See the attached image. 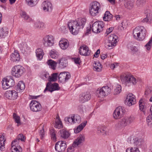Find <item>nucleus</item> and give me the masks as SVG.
Returning a JSON list of instances; mask_svg holds the SVG:
<instances>
[{"label": "nucleus", "instance_id": "nucleus-1", "mask_svg": "<svg viewBox=\"0 0 152 152\" xmlns=\"http://www.w3.org/2000/svg\"><path fill=\"white\" fill-rule=\"evenodd\" d=\"M86 21L85 18H79L77 20L69 22L67 25L71 33L74 35L77 34L79 30L83 28Z\"/></svg>", "mask_w": 152, "mask_h": 152}, {"label": "nucleus", "instance_id": "nucleus-2", "mask_svg": "<svg viewBox=\"0 0 152 152\" xmlns=\"http://www.w3.org/2000/svg\"><path fill=\"white\" fill-rule=\"evenodd\" d=\"M146 32L143 26H137L133 30V35L135 39L139 41H142L145 37Z\"/></svg>", "mask_w": 152, "mask_h": 152}, {"label": "nucleus", "instance_id": "nucleus-3", "mask_svg": "<svg viewBox=\"0 0 152 152\" xmlns=\"http://www.w3.org/2000/svg\"><path fill=\"white\" fill-rule=\"evenodd\" d=\"M121 79L122 82L128 86L135 85L137 80L132 75H121Z\"/></svg>", "mask_w": 152, "mask_h": 152}, {"label": "nucleus", "instance_id": "nucleus-4", "mask_svg": "<svg viewBox=\"0 0 152 152\" xmlns=\"http://www.w3.org/2000/svg\"><path fill=\"white\" fill-rule=\"evenodd\" d=\"M101 7V5L99 3L96 1L93 2L91 3L89 9L90 14L93 16L97 15L100 11Z\"/></svg>", "mask_w": 152, "mask_h": 152}, {"label": "nucleus", "instance_id": "nucleus-5", "mask_svg": "<svg viewBox=\"0 0 152 152\" xmlns=\"http://www.w3.org/2000/svg\"><path fill=\"white\" fill-rule=\"evenodd\" d=\"M25 69L20 65L14 66L12 69V75L17 77H19L22 75L25 72Z\"/></svg>", "mask_w": 152, "mask_h": 152}, {"label": "nucleus", "instance_id": "nucleus-6", "mask_svg": "<svg viewBox=\"0 0 152 152\" xmlns=\"http://www.w3.org/2000/svg\"><path fill=\"white\" fill-rule=\"evenodd\" d=\"M134 119V118L132 116L125 117L121 119L118 123L119 127H125L132 123Z\"/></svg>", "mask_w": 152, "mask_h": 152}, {"label": "nucleus", "instance_id": "nucleus-7", "mask_svg": "<svg viewBox=\"0 0 152 152\" xmlns=\"http://www.w3.org/2000/svg\"><path fill=\"white\" fill-rule=\"evenodd\" d=\"M2 80L3 82L2 83V88L4 90L7 89L15 85L14 80L12 77H8L7 78H4Z\"/></svg>", "mask_w": 152, "mask_h": 152}, {"label": "nucleus", "instance_id": "nucleus-8", "mask_svg": "<svg viewBox=\"0 0 152 152\" xmlns=\"http://www.w3.org/2000/svg\"><path fill=\"white\" fill-rule=\"evenodd\" d=\"M54 38L53 36L51 35H47L45 36L42 42L44 46L46 47H51L54 44Z\"/></svg>", "mask_w": 152, "mask_h": 152}, {"label": "nucleus", "instance_id": "nucleus-9", "mask_svg": "<svg viewBox=\"0 0 152 152\" xmlns=\"http://www.w3.org/2000/svg\"><path fill=\"white\" fill-rule=\"evenodd\" d=\"M104 27V23L102 21L96 22L92 25V30L93 32L98 33L100 32L103 30Z\"/></svg>", "mask_w": 152, "mask_h": 152}, {"label": "nucleus", "instance_id": "nucleus-10", "mask_svg": "<svg viewBox=\"0 0 152 152\" xmlns=\"http://www.w3.org/2000/svg\"><path fill=\"white\" fill-rule=\"evenodd\" d=\"M60 88L58 83H54L53 84H51L50 82H48L44 92H45L46 91H48L52 92L58 90H60Z\"/></svg>", "mask_w": 152, "mask_h": 152}, {"label": "nucleus", "instance_id": "nucleus-11", "mask_svg": "<svg viewBox=\"0 0 152 152\" xmlns=\"http://www.w3.org/2000/svg\"><path fill=\"white\" fill-rule=\"evenodd\" d=\"M66 147V142L65 141H59L56 143L55 149L58 152H64Z\"/></svg>", "mask_w": 152, "mask_h": 152}, {"label": "nucleus", "instance_id": "nucleus-12", "mask_svg": "<svg viewBox=\"0 0 152 152\" xmlns=\"http://www.w3.org/2000/svg\"><path fill=\"white\" fill-rule=\"evenodd\" d=\"M125 111L124 107H118L114 111L113 115L114 118L118 119L122 117L125 113Z\"/></svg>", "mask_w": 152, "mask_h": 152}, {"label": "nucleus", "instance_id": "nucleus-13", "mask_svg": "<svg viewBox=\"0 0 152 152\" xmlns=\"http://www.w3.org/2000/svg\"><path fill=\"white\" fill-rule=\"evenodd\" d=\"M20 140L18 138L14 140L11 143V149L12 152H22V149L18 145Z\"/></svg>", "mask_w": 152, "mask_h": 152}, {"label": "nucleus", "instance_id": "nucleus-14", "mask_svg": "<svg viewBox=\"0 0 152 152\" xmlns=\"http://www.w3.org/2000/svg\"><path fill=\"white\" fill-rule=\"evenodd\" d=\"M4 96L8 99L14 100L17 98L18 93L14 90L7 91L4 94Z\"/></svg>", "mask_w": 152, "mask_h": 152}, {"label": "nucleus", "instance_id": "nucleus-15", "mask_svg": "<svg viewBox=\"0 0 152 152\" xmlns=\"http://www.w3.org/2000/svg\"><path fill=\"white\" fill-rule=\"evenodd\" d=\"M70 77V74L66 72H61L58 76L59 81L63 83L67 81Z\"/></svg>", "mask_w": 152, "mask_h": 152}, {"label": "nucleus", "instance_id": "nucleus-16", "mask_svg": "<svg viewBox=\"0 0 152 152\" xmlns=\"http://www.w3.org/2000/svg\"><path fill=\"white\" fill-rule=\"evenodd\" d=\"M91 97V94L89 92L83 93L80 95L79 100L81 103H84L90 100Z\"/></svg>", "mask_w": 152, "mask_h": 152}, {"label": "nucleus", "instance_id": "nucleus-17", "mask_svg": "<svg viewBox=\"0 0 152 152\" xmlns=\"http://www.w3.org/2000/svg\"><path fill=\"white\" fill-rule=\"evenodd\" d=\"M80 54L82 56H88L90 55L91 51L89 50L88 47L85 45L81 46L80 48Z\"/></svg>", "mask_w": 152, "mask_h": 152}, {"label": "nucleus", "instance_id": "nucleus-18", "mask_svg": "<svg viewBox=\"0 0 152 152\" xmlns=\"http://www.w3.org/2000/svg\"><path fill=\"white\" fill-rule=\"evenodd\" d=\"M42 7L45 12H50L53 9V6L52 4L48 1H45L42 4Z\"/></svg>", "mask_w": 152, "mask_h": 152}, {"label": "nucleus", "instance_id": "nucleus-19", "mask_svg": "<svg viewBox=\"0 0 152 152\" xmlns=\"http://www.w3.org/2000/svg\"><path fill=\"white\" fill-rule=\"evenodd\" d=\"M110 92V88L107 86H104L99 91L100 97H104L107 95Z\"/></svg>", "mask_w": 152, "mask_h": 152}, {"label": "nucleus", "instance_id": "nucleus-20", "mask_svg": "<svg viewBox=\"0 0 152 152\" xmlns=\"http://www.w3.org/2000/svg\"><path fill=\"white\" fill-rule=\"evenodd\" d=\"M126 100L127 101V105L129 106L134 104L136 100L135 96L132 93L129 94L127 96Z\"/></svg>", "mask_w": 152, "mask_h": 152}, {"label": "nucleus", "instance_id": "nucleus-21", "mask_svg": "<svg viewBox=\"0 0 152 152\" xmlns=\"http://www.w3.org/2000/svg\"><path fill=\"white\" fill-rule=\"evenodd\" d=\"M85 136L83 134H80L73 143V146H77L84 142L85 140Z\"/></svg>", "mask_w": 152, "mask_h": 152}, {"label": "nucleus", "instance_id": "nucleus-22", "mask_svg": "<svg viewBox=\"0 0 152 152\" xmlns=\"http://www.w3.org/2000/svg\"><path fill=\"white\" fill-rule=\"evenodd\" d=\"M106 129L107 127L105 126H98L97 128V132L99 134L102 133L103 134L107 135L108 134V132Z\"/></svg>", "mask_w": 152, "mask_h": 152}, {"label": "nucleus", "instance_id": "nucleus-23", "mask_svg": "<svg viewBox=\"0 0 152 152\" xmlns=\"http://www.w3.org/2000/svg\"><path fill=\"white\" fill-rule=\"evenodd\" d=\"M146 17L142 20V23H151L152 20V17L149 10H147L145 12Z\"/></svg>", "mask_w": 152, "mask_h": 152}, {"label": "nucleus", "instance_id": "nucleus-24", "mask_svg": "<svg viewBox=\"0 0 152 152\" xmlns=\"http://www.w3.org/2000/svg\"><path fill=\"white\" fill-rule=\"evenodd\" d=\"M11 60L13 61H18L20 59V57L18 51H15L14 53L11 55Z\"/></svg>", "mask_w": 152, "mask_h": 152}, {"label": "nucleus", "instance_id": "nucleus-25", "mask_svg": "<svg viewBox=\"0 0 152 152\" xmlns=\"http://www.w3.org/2000/svg\"><path fill=\"white\" fill-rule=\"evenodd\" d=\"M30 109L34 112L38 111V102L36 100H32L30 104Z\"/></svg>", "mask_w": 152, "mask_h": 152}, {"label": "nucleus", "instance_id": "nucleus-26", "mask_svg": "<svg viewBox=\"0 0 152 152\" xmlns=\"http://www.w3.org/2000/svg\"><path fill=\"white\" fill-rule=\"evenodd\" d=\"M3 133H0V150L2 151L5 148L4 142L6 140L4 137Z\"/></svg>", "mask_w": 152, "mask_h": 152}, {"label": "nucleus", "instance_id": "nucleus-27", "mask_svg": "<svg viewBox=\"0 0 152 152\" xmlns=\"http://www.w3.org/2000/svg\"><path fill=\"white\" fill-rule=\"evenodd\" d=\"M87 123L86 121H85L81 123L77 126L76 129H74V132L75 133H77L80 132L86 126Z\"/></svg>", "mask_w": 152, "mask_h": 152}, {"label": "nucleus", "instance_id": "nucleus-28", "mask_svg": "<svg viewBox=\"0 0 152 152\" xmlns=\"http://www.w3.org/2000/svg\"><path fill=\"white\" fill-rule=\"evenodd\" d=\"M59 45L60 47L63 50L66 49L69 46V43L67 40H65L60 41Z\"/></svg>", "mask_w": 152, "mask_h": 152}, {"label": "nucleus", "instance_id": "nucleus-29", "mask_svg": "<svg viewBox=\"0 0 152 152\" xmlns=\"http://www.w3.org/2000/svg\"><path fill=\"white\" fill-rule=\"evenodd\" d=\"M102 69V66L99 62H94L93 65V69L97 72H100Z\"/></svg>", "mask_w": 152, "mask_h": 152}, {"label": "nucleus", "instance_id": "nucleus-30", "mask_svg": "<svg viewBox=\"0 0 152 152\" xmlns=\"http://www.w3.org/2000/svg\"><path fill=\"white\" fill-rule=\"evenodd\" d=\"M113 15L108 11H107L104 14L103 19L105 21H110L111 20Z\"/></svg>", "mask_w": 152, "mask_h": 152}, {"label": "nucleus", "instance_id": "nucleus-31", "mask_svg": "<svg viewBox=\"0 0 152 152\" xmlns=\"http://www.w3.org/2000/svg\"><path fill=\"white\" fill-rule=\"evenodd\" d=\"M60 132L61 137L64 139L68 138L69 136V132L67 131L64 129L60 130Z\"/></svg>", "mask_w": 152, "mask_h": 152}, {"label": "nucleus", "instance_id": "nucleus-32", "mask_svg": "<svg viewBox=\"0 0 152 152\" xmlns=\"http://www.w3.org/2000/svg\"><path fill=\"white\" fill-rule=\"evenodd\" d=\"M54 127L55 128L59 129L62 128L63 125L62 122L59 119V117L58 116L57 117H56V120L55 122V124Z\"/></svg>", "mask_w": 152, "mask_h": 152}, {"label": "nucleus", "instance_id": "nucleus-33", "mask_svg": "<svg viewBox=\"0 0 152 152\" xmlns=\"http://www.w3.org/2000/svg\"><path fill=\"white\" fill-rule=\"evenodd\" d=\"M47 64L49 67L53 70L56 69V67L57 65V62L52 59L48 60L47 62Z\"/></svg>", "mask_w": 152, "mask_h": 152}, {"label": "nucleus", "instance_id": "nucleus-34", "mask_svg": "<svg viewBox=\"0 0 152 152\" xmlns=\"http://www.w3.org/2000/svg\"><path fill=\"white\" fill-rule=\"evenodd\" d=\"M17 87V91L19 92H22L25 88V84L22 81H20L18 82Z\"/></svg>", "mask_w": 152, "mask_h": 152}, {"label": "nucleus", "instance_id": "nucleus-35", "mask_svg": "<svg viewBox=\"0 0 152 152\" xmlns=\"http://www.w3.org/2000/svg\"><path fill=\"white\" fill-rule=\"evenodd\" d=\"M20 16L27 22H29L32 20L31 19L28 15L24 11H22L20 13Z\"/></svg>", "mask_w": 152, "mask_h": 152}, {"label": "nucleus", "instance_id": "nucleus-36", "mask_svg": "<svg viewBox=\"0 0 152 152\" xmlns=\"http://www.w3.org/2000/svg\"><path fill=\"white\" fill-rule=\"evenodd\" d=\"M150 111L151 113V115H149L146 118L147 123L148 126H152V105L151 107Z\"/></svg>", "mask_w": 152, "mask_h": 152}, {"label": "nucleus", "instance_id": "nucleus-37", "mask_svg": "<svg viewBox=\"0 0 152 152\" xmlns=\"http://www.w3.org/2000/svg\"><path fill=\"white\" fill-rule=\"evenodd\" d=\"M124 6L128 9H132L134 7V2L131 0L128 1L125 4Z\"/></svg>", "mask_w": 152, "mask_h": 152}, {"label": "nucleus", "instance_id": "nucleus-38", "mask_svg": "<svg viewBox=\"0 0 152 152\" xmlns=\"http://www.w3.org/2000/svg\"><path fill=\"white\" fill-rule=\"evenodd\" d=\"M49 55L51 58L56 59L58 57V53L55 50L53 49L50 51Z\"/></svg>", "mask_w": 152, "mask_h": 152}, {"label": "nucleus", "instance_id": "nucleus-39", "mask_svg": "<svg viewBox=\"0 0 152 152\" xmlns=\"http://www.w3.org/2000/svg\"><path fill=\"white\" fill-rule=\"evenodd\" d=\"M58 73H54L52 74L51 77H49L48 80L50 82L56 81L57 79Z\"/></svg>", "mask_w": 152, "mask_h": 152}, {"label": "nucleus", "instance_id": "nucleus-40", "mask_svg": "<svg viewBox=\"0 0 152 152\" xmlns=\"http://www.w3.org/2000/svg\"><path fill=\"white\" fill-rule=\"evenodd\" d=\"M20 48L22 52L23 53H27L30 49V48L25 43L23 44V47H21Z\"/></svg>", "mask_w": 152, "mask_h": 152}, {"label": "nucleus", "instance_id": "nucleus-41", "mask_svg": "<svg viewBox=\"0 0 152 152\" xmlns=\"http://www.w3.org/2000/svg\"><path fill=\"white\" fill-rule=\"evenodd\" d=\"M8 33V31L6 29H4L3 28L0 29V37H4L6 36Z\"/></svg>", "mask_w": 152, "mask_h": 152}, {"label": "nucleus", "instance_id": "nucleus-42", "mask_svg": "<svg viewBox=\"0 0 152 152\" xmlns=\"http://www.w3.org/2000/svg\"><path fill=\"white\" fill-rule=\"evenodd\" d=\"M59 64L63 67H66L67 65L66 60L64 58H62L59 60Z\"/></svg>", "mask_w": 152, "mask_h": 152}, {"label": "nucleus", "instance_id": "nucleus-43", "mask_svg": "<svg viewBox=\"0 0 152 152\" xmlns=\"http://www.w3.org/2000/svg\"><path fill=\"white\" fill-rule=\"evenodd\" d=\"M37 0H26V1L28 5L32 7L37 4Z\"/></svg>", "mask_w": 152, "mask_h": 152}, {"label": "nucleus", "instance_id": "nucleus-44", "mask_svg": "<svg viewBox=\"0 0 152 152\" xmlns=\"http://www.w3.org/2000/svg\"><path fill=\"white\" fill-rule=\"evenodd\" d=\"M139 104L140 110L142 111L145 113L144 103H143L142 99H141L140 100Z\"/></svg>", "mask_w": 152, "mask_h": 152}, {"label": "nucleus", "instance_id": "nucleus-45", "mask_svg": "<svg viewBox=\"0 0 152 152\" xmlns=\"http://www.w3.org/2000/svg\"><path fill=\"white\" fill-rule=\"evenodd\" d=\"M121 91V86L120 85H117L114 91V94L117 95L119 94Z\"/></svg>", "mask_w": 152, "mask_h": 152}, {"label": "nucleus", "instance_id": "nucleus-46", "mask_svg": "<svg viewBox=\"0 0 152 152\" xmlns=\"http://www.w3.org/2000/svg\"><path fill=\"white\" fill-rule=\"evenodd\" d=\"M73 118L74 121H75V123H80L81 121V118L80 115H74Z\"/></svg>", "mask_w": 152, "mask_h": 152}, {"label": "nucleus", "instance_id": "nucleus-47", "mask_svg": "<svg viewBox=\"0 0 152 152\" xmlns=\"http://www.w3.org/2000/svg\"><path fill=\"white\" fill-rule=\"evenodd\" d=\"M126 152H140L138 149L137 148H127Z\"/></svg>", "mask_w": 152, "mask_h": 152}, {"label": "nucleus", "instance_id": "nucleus-48", "mask_svg": "<svg viewBox=\"0 0 152 152\" xmlns=\"http://www.w3.org/2000/svg\"><path fill=\"white\" fill-rule=\"evenodd\" d=\"M145 94L146 96H148L150 94H152V87H149L147 88Z\"/></svg>", "mask_w": 152, "mask_h": 152}, {"label": "nucleus", "instance_id": "nucleus-49", "mask_svg": "<svg viewBox=\"0 0 152 152\" xmlns=\"http://www.w3.org/2000/svg\"><path fill=\"white\" fill-rule=\"evenodd\" d=\"M146 2V0H137L136 1V4L137 6L141 7L145 4Z\"/></svg>", "mask_w": 152, "mask_h": 152}, {"label": "nucleus", "instance_id": "nucleus-50", "mask_svg": "<svg viewBox=\"0 0 152 152\" xmlns=\"http://www.w3.org/2000/svg\"><path fill=\"white\" fill-rule=\"evenodd\" d=\"M134 143L137 146H139L142 144V140L140 139H135Z\"/></svg>", "mask_w": 152, "mask_h": 152}, {"label": "nucleus", "instance_id": "nucleus-51", "mask_svg": "<svg viewBox=\"0 0 152 152\" xmlns=\"http://www.w3.org/2000/svg\"><path fill=\"white\" fill-rule=\"evenodd\" d=\"M44 53L43 50L41 48H39V59L41 60L43 58Z\"/></svg>", "mask_w": 152, "mask_h": 152}, {"label": "nucleus", "instance_id": "nucleus-52", "mask_svg": "<svg viewBox=\"0 0 152 152\" xmlns=\"http://www.w3.org/2000/svg\"><path fill=\"white\" fill-rule=\"evenodd\" d=\"M128 47L133 52H137V51L138 50L137 48L135 46H133V45H131L130 44L128 45Z\"/></svg>", "mask_w": 152, "mask_h": 152}, {"label": "nucleus", "instance_id": "nucleus-53", "mask_svg": "<svg viewBox=\"0 0 152 152\" xmlns=\"http://www.w3.org/2000/svg\"><path fill=\"white\" fill-rule=\"evenodd\" d=\"M152 39L151 38L149 41L145 45V47H146V48L148 50H150L152 45Z\"/></svg>", "mask_w": 152, "mask_h": 152}, {"label": "nucleus", "instance_id": "nucleus-54", "mask_svg": "<svg viewBox=\"0 0 152 152\" xmlns=\"http://www.w3.org/2000/svg\"><path fill=\"white\" fill-rule=\"evenodd\" d=\"M14 118L15 119V121L18 124L20 123V117L18 116L15 113H14L13 115Z\"/></svg>", "mask_w": 152, "mask_h": 152}, {"label": "nucleus", "instance_id": "nucleus-55", "mask_svg": "<svg viewBox=\"0 0 152 152\" xmlns=\"http://www.w3.org/2000/svg\"><path fill=\"white\" fill-rule=\"evenodd\" d=\"M45 28V25L44 23L42 22H39V28L40 29L42 30Z\"/></svg>", "mask_w": 152, "mask_h": 152}, {"label": "nucleus", "instance_id": "nucleus-56", "mask_svg": "<svg viewBox=\"0 0 152 152\" xmlns=\"http://www.w3.org/2000/svg\"><path fill=\"white\" fill-rule=\"evenodd\" d=\"M17 138L19 140H20L23 142L25 141L26 139L25 137L22 134H19Z\"/></svg>", "mask_w": 152, "mask_h": 152}, {"label": "nucleus", "instance_id": "nucleus-57", "mask_svg": "<svg viewBox=\"0 0 152 152\" xmlns=\"http://www.w3.org/2000/svg\"><path fill=\"white\" fill-rule=\"evenodd\" d=\"M41 125L42 127V129L40 130V134L41 135L40 137L41 138V139H42L44 135V131L43 128L44 125L41 124Z\"/></svg>", "mask_w": 152, "mask_h": 152}, {"label": "nucleus", "instance_id": "nucleus-58", "mask_svg": "<svg viewBox=\"0 0 152 152\" xmlns=\"http://www.w3.org/2000/svg\"><path fill=\"white\" fill-rule=\"evenodd\" d=\"M115 45L110 43V42H108L106 44V47L109 49H110L112 48L113 47L115 46Z\"/></svg>", "mask_w": 152, "mask_h": 152}, {"label": "nucleus", "instance_id": "nucleus-59", "mask_svg": "<svg viewBox=\"0 0 152 152\" xmlns=\"http://www.w3.org/2000/svg\"><path fill=\"white\" fill-rule=\"evenodd\" d=\"M74 61L75 63L76 64H79L81 62L80 58H73Z\"/></svg>", "mask_w": 152, "mask_h": 152}, {"label": "nucleus", "instance_id": "nucleus-60", "mask_svg": "<svg viewBox=\"0 0 152 152\" xmlns=\"http://www.w3.org/2000/svg\"><path fill=\"white\" fill-rule=\"evenodd\" d=\"M51 134L52 138L53 140L56 139V135L54 130H51L50 131Z\"/></svg>", "mask_w": 152, "mask_h": 152}, {"label": "nucleus", "instance_id": "nucleus-61", "mask_svg": "<svg viewBox=\"0 0 152 152\" xmlns=\"http://www.w3.org/2000/svg\"><path fill=\"white\" fill-rule=\"evenodd\" d=\"M76 146H73V144L72 146L69 147L67 149V152H73L74 151V148Z\"/></svg>", "mask_w": 152, "mask_h": 152}, {"label": "nucleus", "instance_id": "nucleus-62", "mask_svg": "<svg viewBox=\"0 0 152 152\" xmlns=\"http://www.w3.org/2000/svg\"><path fill=\"white\" fill-rule=\"evenodd\" d=\"M73 116H72L70 117H68V122L71 124L75 123V121L74 120Z\"/></svg>", "mask_w": 152, "mask_h": 152}, {"label": "nucleus", "instance_id": "nucleus-63", "mask_svg": "<svg viewBox=\"0 0 152 152\" xmlns=\"http://www.w3.org/2000/svg\"><path fill=\"white\" fill-rule=\"evenodd\" d=\"M50 76L48 73H44L42 75L40 76V77L44 79H45V78H48V77L49 78V77Z\"/></svg>", "mask_w": 152, "mask_h": 152}, {"label": "nucleus", "instance_id": "nucleus-64", "mask_svg": "<svg viewBox=\"0 0 152 152\" xmlns=\"http://www.w3.org/2000/svg\"><path fill=\"white\" fill-rule=\"evenodd\" d=\"M119 27L120 28L121 30H123L124 28H126V26L124 24V23L123 22L121 23V25L119 26Z\"/></svg>", "mask_w": 152, "mask_h": 152}]
</instances>
